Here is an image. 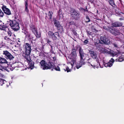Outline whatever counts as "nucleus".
<instances>
[{
    "mask_svg": "<svg viewBox=\"0 0 124 124\" xmlns=\"http://www.w3.org/2000/svg\"><path fill=\"white\" fill-rule=\"evenodd\" d=\"M50 46L51 47V49L50 51V52L52 53H53L54 52L53 51V46Z\"/></svg>",
    "mask_w": 124,
    "mask_h": 124,
    "instance_id": "obj_50",
    "label": "nucleus"
},
{
    "mask_svg": "<svg viewBox=\"0 0 124 124\" xmlns=\"http://www.w3.org/2000/svg\"><path fill=\"white\" fill-rule=\"evenodd\" d=\"M2 67L1 66H0V70H1V71H2Z\"/></svg>",
    "mask_w": 124,
    "mask_h": 124,
    "instance_id": "obj_56",
    "label": "nucleus"
},
{
    "mask_svg": "<svg viewBox=\"0 0 124 124\" xmlns=\"http://www.w3.org/2000/svg\"><path fill=\"white\" fill-rule=\"evenodd\" d=\"M99 43H95L94 44L95 46L97 48L100 47V45L99 44Z\"/></svg>",
    "mask_w": 124,
    "mask_h": 124,
    "instance_id": "obj_39",
    "label": "nucleus"
},
{
    "mask_svg": "<svg viewBox=\"0 0 124 124\" xmlns=\"http://www.w3.org/2000/svg\"><path fill=\"white\" fill-rule=\"evenodd\" d=\"M72 32H73V34H74V35H77V33L75 31V30H73L72 31Z\"/></svg>",
    "mask_w": 124,
    "mask_h": 124,
    "instance_id": "obj_51",
    "label": "nucleus"
},
{
    "mask_svg": "<svg viewBox=\"0 0 124 124\" xmlns=\"http://www.w3.org/2000/svg\"><path fill=\"white\" fill-rule=\"evenodd\" d=\"M24 34L26 37L29 38L31 36L30 33L26 30L25 31Z\"/></svg>",
    "mask_w": 124,
    "mask_h": 124,
    "instance_id": "obj_29",
    "label": "nucleus"
},
{
    "mask_svg": "<svg viewBox=\"0 0 124 124\" xmlns=\"http://www.w3.org/2000/svg\"><path fill=\"white\" fill-rule=\"evenodd\" d=\"M53 13L52 11H49L48 13V15L49 17V19H51L52 18Z\"/></svg>",
    "mask_w": 124,
    "mask_h": 124,
    "instance_id": "obj_34",
    "label": "nucleus"
},
{
    "mask_svg": "<svg viewBox=\"0 0 124 124\" xmlns=\"http://www.w3.org/2000/svg\"><path fill=\"white\" fill-rule=\"evenodd\" d=\"M117 50V52H115L113 54V56H116L117 57L119 55L118 54H120L121 53V52L120 51L118 50Z\"/></svg>",
    "mask_w": 124,
    "mask_h": 124,
    "instance_id": "obj_32",
    "label": "nucleus"
},
{
    "mask_svg": "<svg viewBox=\"0 0 124 124\" xmlns=\"http://www.w3.org/2000/svg\"><path fill=\"white\" fill-rule=\"evenodd\" d=\"M30 30L33 33H35L36 31H37V28L33 24L31 23L30 25Z\"/></svg>",
    "mask_w": 124,
    "mask_h": 124,
    "instance_id": "obj_17",
    "label": "nucleus"
},
{
    "mask_svg": "<svg viewBox=\"0 0 124 124\" xmlns=\"http://www.w3.org/2000/svg\"><path fill=\"white\" fill-rule=\"evenodd\" d=\"M53 59L54 60L55 59V58H54V57H53Z\"/></svg>",
    "mask_w": 124,
    "mask_h": 124,
    "instance_id": "obj_64",
    "label": "nucleus"
},
{
    "mask_svg": "<svg viewBox=\"0 0 124 124\" xmlns=\"http://www.w3.org/2000/svg\"><path fill=\"white\" fill-rule=\"evenodd\" d=\"M89 52L91 57L93 59H97V54L94 52L93 50L92 49L89 50Z\"/></svg>",
    "mask_w": 124,
    "mask_h": 124,
    "instance_id": "obj_15",
    "label": "nucleus"
},
{
    "mask_svg": "<svg viewBox=\"0 0 124 124\" xmlns=\"http://www.w3.org/2000/svg\"><path fill=\"white\" fill-rule=\"evenodd\" d=\"M70 55H71L70 58L71 59V61H72L73 63V64L71 63H70L71 67H72L73 66V64L75 62L76 58L77 56L76 50L74 48H73L72 49L71 53Z\"/></svg>",
    "mask_w": 124,
    "mask_h": 124,
    "instance_id": "obj_7",
    "label": "nucleus"
},
{
    "mask_svg": "<svg viewBox=\"0 0 124 124\" xmlns=\"http://www.w3.org/2000/svg\"><path fill=\"white\" fill-rule=\"evenodd\" d=\"M8 62L5 58L0 57V63H7Z\"/></svg>",
    "mask_w": 124,
    "mask_h": 124,
    "instance_id": "obj_24",
    "label": "nucleus"
},
{
    "mask_svg": "<svg viewBox=\"0 0 124 124\" xmlns=\"http://www.w3.org/2000/svg\"><path fill=\"white\" fill-rule=\"evenodd\" d=\"M88 42L89 41L87 39L85 40L83 42L84 44L85 45L88 44Z\"/></svg>",
    "mask_w": 124,
    "mask_h": 124,
    "instance_id": "obj_46",
    "label": "nucleus"
},
{
    "mask_svg": "<svg viewBox=\"0 0 124 124\" xmlns=\"http://www.w3.org/2000/svg\"><path fill=\"white\" fill-rule=\"evenodd\" d=\"M104 50V52H106V51L107 50H106L105 49Z\"/></svg>",
    "mask_w": 124,
    "mask_h": 124,
    "instance_id": "obj_63",
    "label": "nucleus"
},
{
    "mask_svg": "<svg viewBox=\"0 0 124 124\" xmlns=\"http://www.w3.org/2000/svg\"><path fill=\"white\" fill-rule=\"evenodd\" d=\"M108 1L109 5H110L112 7L114 8L116 6L115 4L114 1V0H106Z\"/></svg>",
    "mask_w": 124,
    "mask_h": 124,
    "instance_id": "obj_23",
    "label": "nucleus"
},
{
    "mask_svg": "<svg viewBox=\"0 0 124 124\" xmlns=\"http://www.w3.org/2000/svg\"><path fill=\"white\" fill-rule=\"evenodd\" d=\"M70 12V16L72 19L76 21L80 19V14L79 12L77 11L74 8H71Z\"/></svg>",
    "mask_w": 124,
    "mask_h": 124,
    "instance_id": "obj_4",
    "label": "nucleus"
},
{
    "mask_svg": "<svg viewBox=\"0 0 124 124\" xmlns=\"http://www.w3.org/2000/svg\"><path fill=\"white\" fill-rule=\"evenodd\" d=\"M86 32L87 35H92V33L91 32L87 31H86Z\"/></svg>",
    "mask_w": 124,
    "mask_h": 124,
    "instance_id": "obj_42",
    "label": "nucleus"
},
{
    "mask_svg": "<svg viewBox=\"0 0 124 124\" xmlns=\"http://www.w3.org/2000/svg\"><path fill=\"white\" fill-rule=\"evenodd\" d=\"M100 65L99 62H98L97 60H96L93 61L92 63V64H91V65L92 67H93L95 69V67L97 68L98 67V64Z\"/></svg>",
    "mask_w": 124,
    "mask_h": 124,
    "instance_id": "obj_21",
    "label": "nucleus"
},
{
    "mask_svg": "<svg viewBox=\"0 0 124 124\" xmlns=\"http://www.w3.org/2000/svg\"><path fill=\"white\" fill-rule=\"evenodd\" d=\"M84 8H81L80 9L81 10V11H84Z\"/></svg>",
    "mask_w": 124,
    "mask_h": 124,
    "instance_id": "obj_57",
    "label": "nucleus"
},
{
    "mask_svg": "<svg viewBox=\"0 0 124 124\" xmlns=\"http://www.w3.org/2000/svg\"><path fill=\"white\" fill-rule=\"evenodd\" d=\"M64 70L65 71H66L67 72H69L71 70H70V69H69V68L68 67H66V70L65 69H64Z\"/></svg>",
    "mask_w": 124,
    "mask_h": 124,
    "instance_id": "obj_40",
    "label": "nucleus"
},
{
    "mask_svg": "<svg viewBox=\"0 0 124 124\" xmlns=\"http://www.w3.org/2000/svg\"><path fill=\"white\" fill-rule=\"evenodd\" d=\"M46 44L47 45H49L50 46H52L51 45L52 44V42L48 38H46Z\"/></svg>",
    "mask_w": 124,
    "mask_h": 124,
    "instance_id": "obj_28",
    "label": "nucleus"
},
{
    "mask_svg": "<svg viewBox=\"0 0 124 124\" xmlns=\"http://www.w3.org/2000/svg\"><path fill=\"white\" fill-rule=\"evenodd\" d=\"M25 46V50L23 56H30L32 49H31V44L26 43L24 44Z\"/></svg>",
    "mask_w": 124,
    "mask_h": 124,
    "instance_id": "obj_6",
    "label": "nucleus"
},
{
    "mask_svg": "<svg viewBox=\"0 0 124 124\" xmlns=\"http://www.w3.org/2000/svg\"><path fill=\"white\" fill-rule=\"evenodd\" d=\"M109 27L110 26H108V27H107L106 26H104L103 27V28L104 30H107L109 32Z\"/></svg>",
    "mask_w": 124,
    "mask_h": 124,
    "instance_id": "obj_36",
    "label": "nucleus"
},
{
    "mask_svg": "<svg viewBox=\"0 0 124 124\" xmlns=\"http://www.w3.org/2000/svg\"><path fill=\"white\" fill-rule=\"evenodd\" d=\"M24 57L27 61L30 68L31 69H33L34 67V63L33 61H32V60L31 59L30 56Z\"/></svg>",
    "mask_w": 124,
    "mask_h": 124,
    "instance_id": "obj_10",
    "label": "nucleus"
},
{
    "mask_svg": "<svg viewBox=\"0 0 124 124\" xmlns=\"http://www.w3.org/2000/svg\"><path fill=\"white\" fill-rule=\"evenodd\" d=\"M99 42L100 44L108 45L110 44V42L109 39L107 38L105 36L101 37Z\"/></svg>",
    "mask_w": 124,
    "mask_h": 124,
    "instance_id": "obj_9",
    "label": "nucleus"
},
{
    "mask_svg": "<svg viewBox=\"0 0 124 124\" xmlns=\"http://www.w3.org/2000/svg\"><path fill=\"white\" fill-rule=\"evenodd\" d=\"M80 62H79V63H77L76 67L77 69H78L79 68L81 67L82 65H84L85 63V61H81V60H80Z\"/></svg>",
    "mask_w": 124,
    "mask_h": 124,
    "instance_id": "obj_19",
    "label": "nucleus"
},
{
    "mask_svg": "<svg viewBox=\"0 0 124 124\" xmlns=\"http://www.w3.org/2000/svg\"><path fill=\"white\" fill-rule=\"evenodd\" d=\"M20 28L19 24L16 22V31L18 30Z\"/></svg>",
    "mask_w": 124,
    "mask_h": 124,
    "instance_id": "obj_37",
    "label": "nucleus"
},
{
    "mask_svg": "<svg viewBox=\"0 0 124 124\" xmlns=\"http://www.w3.org/2000/svg\"><path fill=\"white\" fill-rule=\"evenodd\" d=\"M25 11L28 13L29 12V10L28 8V5L27 1H25Z\"/></svg>",
    "mask_w": 124,
    "mask_h": 124,
    "instance_id": "obj_33",
    "label": "nucleus"
},
{
    "mask_svg": "<svg viewBox=\"0 0 124 124\" xmlns=\"http://www.w3.org/2000/svg\"><path fill=\"white\" fill-rule=\"evenodd\" d=\"M7 28L4 25H0V29L1 30L5 31Z\"/></svg>",
    "mask_w": 124,
    "mask_h": 124,
    "instance_id": "obj_31",
    "label": "nucleus"
},
{
    "mask_svg": "<svg viewBox=\"0 0 124 124\" xmlns=\"http://www.w3.org/2000/svg\"><path fill=\"white\" fill-rule=\"evenodd\" d=\"M5 81L4 79H1L0 80V85H2L4 83V82Z\"/></svg>",
    "mask_w": 124,
    "mask_h": 124,
    "instance_id": "obj_38",
    "label": "nucleus"
},
{
    "mask_svg": "<svg viewBox=\"0 0 124 124\" xmlns=\"http://www.w3.org/2000/svg\"><path fill=\"white\" fill-rule=\"evenodd\" d=\"M16 51H18L21 50L20 46L21 45V42L19 40H18L16 42Z\"/></svg>",
    "mask_w": 124,
    "mask_h": 124,
    "instance_id": "obj_20",
    "label": "nucleus"
},
{
    "mask_svg": "<svg viewBox=\"0 0 124 124\" xmlns=\"http://www.w3.org/2000/svg\"><path fill=\"white\" fill-rule=\"evenodd\" d=\"M114 61V60L112 58L109 60V62H108L107 63H105L104 62L103 64L105 67H110L112 66L113 63Z\"/></svg>",
    "mask_w": 124,
    "mask_h": 124,
    "instance_id": "obj_13",
    "label": "nucleus"
},
{
    "mask_svg": "<svg viewBox=\"0 0 124 124\" xmlns=\"http://www.w3.org/2000/svg\"><path fill=\"white\" fill-rule=\"evenodd\" d=\"M4 39H5L7 40L8 42V43H10V40L8 38H7V37H5Z\"/></svg>",
    "mask_w": 124,
    "mask_h": 124,
    "instance_id": "obj_49",
    "label": "nucleus"
},
{
    "mask_svg": "<svg viewBox=\"0 0 124 124\" xmlns=\"http://www.w3.org/2000/svg\"><path fill=\"white\" fill-rule=\"evenodd\" d=\"M55 26L56 27V29L59 32L62 33L63 31V27L60 23L59 21L56 19L53 20Z\"/></svg>",
    "mask_w": 124,
    "mask_h": 124,
    "instance_id": "obj_8",
    "label": "nucleus"
},
{
    "mask_svg": "<svg viewBox=\"0 0 124 124\" xmlns=\"http://www.w3.org/2000/svg\"><path fill=\"white\" fill-rule=\"evenodd\" d=\"M85 9L86 10V12H88V10L87 8V6H85Z\"/></svg>",
    "mask_w": 124,
    "mask_h": 124,
    "instance_id": "obj_53",
    "label": "nucleus"
},
{
    "mask_svg": "<svg viewBox=\"0 0 124 124\" xmlns=\"http://www.w3.org/2000/svg\"><path fill=\"white\" fill-rule=\"evenodd\" d=\"M47 18H48V17L46 15L45 17V19H46Z\"/></svg>",
    "mask_w": 124,
    "mask_h": 124,
    "instance_id": "obj_60",
    "label": "nucleus"
},
{
    "mask_svg": "<svg viewBox=\"0 0 124 124\" xmlns=\"http://www.w3.org/2000/svg\"><path fill=\"white\" fill-rule=\"evenodd\" d=\"M120 17H122L124 18V13H123L122 12H121L120 13V15H119Z\"/></svg>",
    "mask_w": 124,
    "mask_h": 124,
    "instance_id": "obj_47",
    "label": "nucleus"
},
{
    "mask_svg": "<svg viewBox=\"0 0 124 124\" xmlns=\"http://www.w3.org/2000/svg\"><path fill=\"white\" fill-rule=\"evenodd\" d=\"M84 8H81L80 9L81 10V11H84Z\"/></svg>",
    "mask_w": 124,
    "mask_h": 124,
    "instance_id": "obj_58",
    "label": "nucleus"
},
{
    "mask_svg": "<svg viewBox=\"0 0 124 124\" xmlns=\"http://www.w3.org/2000/svg\"><path fill=\"white\" fill-rule=\"evenodd\" d=\"M1 72V71H0V76H1V75H2L1 74V73H0Z\"/></svg>",
    "mask_w": 124,
    "mask_h": 124,
    "instance_id": "obj_62",
    "label": "nucleus"
},
{
    "mask_svg": "<svg viewBox=\"0 0 124 124\" xmlns=\"http://www.w3.org/2000/svg\"><path fill=\"white\" fill-rule=\"evenodd\" d=\"M54 69L56 71H60V69L58 66H57V67L55 66L54 68Z\"/></svg>",
    "mask_w": 124,
    "mask_h": 124,
    "instance_id": "obj_41",
    "label": "nucleus"
},
{
    "mask_svg": "<svg viewBox=\"0 0 124 124\" xmlns=\"http://www.w3.org/2000/svg\"><path fill=\"white\" fill-rule=\"evenodd\" d=\"M119 20L120 21H122L124 20V18L123 17H122L121 18H120L119 19Z\"/></svg>",
    "mask_w": 124,
    "mask_h": 124,
    "instance_id": "obj_54",
    "label": "nucleus"
},
{
    "mask_svg": "<svg viewBox=\"0 0 124 124\" xmlns=\"http://www.w3.org/2000/svg\"><path fill=\"white\" fill-rule=\"evenodd\" d=\"M86 21L85 22L86 23H87L90 22V20L89 18V16H87L86 17Z\"/></svg>",
    "mask_w": 124,
    "mask_h": 124,
    "instance_id": "obj_35",
    "label": "nucleus"
},
{
    "mask_svg": "<svg viewBox=\"0 0 124 124\" xmlns=\"http://www.w3.org/2000/svg\"><path fill=\"white\" fill-rule=\"evenodd\" d=\"M84 12H86V10L85 9V8H84Z\"/></svg>",
    "mask_w": 124,
    "mask_h": 124,
    "instance_id": "obj_61",
    "label": "nucleus"
},
{
    "mask_svg": "<svg viewBox=\"0 0 124 124\" xmlns=\"http://www.w3.org/2000/svg\"><path fill=\"white\" fill-rule=\"evenodd\" d=\"M10 25L12 29L16 31V21H10Z\"/></svg>",
    "mask_w": 124,
    "mask_h": 124,
    "instance_id": "obj_18",
    "label": "nucleus"
},
{
    "mask_svg": "<svg viewBox=\"0 0 124 124\" xmlns=\"http://www.w3.org/2000/svg\"><path fill=\"white\" fill-rule=\"evenodd\" d=\"M3 54L5 55V57L7 59H9L10 60H11L14 58L13 56L7 51H4Z\"/></svg>",
    "mask_w": 124,
    "mask_h": 124,
    "instance_id": "obj_11",
    "label": "nucleus"
},
{
    "mask_svg": "<svg viewBox=\"0 0 124 124\" xmlns=\"http://www.w3.org/2000/svg\"><path fill=\"white\" fill-rule=\"evenodd\" d=\"M44 48V46H43V45H42V48H41L42 50H43Z\"/></svg>",
    "mask_w": 124,
    "mask_h": 124,
    "instance_id": "obj_59",
    "label": "nucleus"
},
{
    "mask_svg": "<svg viewBox=\"0 0 124 124\" xmlns=\"http://www.w3.org/2000/svg\"><path fill=\"white\" fill-rule=\"evenodd\" d=\"M124 61V55L121 54L115 60L116 62H122Z\"/></svg>",
    "mask_w": 124,
    "mask_h": 124,
    "instance_id": "obj_22",
    "label": "nucleus"
},
{
    "mask_svg": "<svg viewBox=\"0 0 124 124\" xmlns=\"http://www.w3.org/2000/svg\"><path fill=\"white\" fill-rule=\"evenodd\" d=\"M33 33L34 34L37 38H39L41 37V33L40 32H38V30H37V31H36V32H35V33L34 32Z\"/></svg>",
    "mask_w": 124,
    "mask_h": 124,
    "instance_id": "obj_25",
    "label": "nucleus"
},
{
    "mask_svg": "<svg viewBox=\"0 0 124 124\" xmlns=\"http://www.w3.org/2000/svg\"><path fill=\"white\" fill-rule=\"evenodd\" d=\"M89 1L92 4L93 3L94 0H89Z\"/></svg>",
    "mask_w": 124,
    "mask_h": 124,
    "instance_id": "obj_52",
    "label": "nucleus"
},
{
    "mask_svg": "<svg viewBox=\"0 0 124 124\" xmlns=\"http://www.w3.org/2000/svg\"><path fill=\"white\" fill-rule=\"evenodd\" d=\"M2 9L5 14L8 15L11 14V12L9 9L6 8V6H3L2 7Z\"/></svg>",
    "mask_w": 124,
    "mask_h": 124,
    "instance_id": "obj_16",
    "label": "nucleus"
},
{
    "mask_svg": "<svg viewBox=\"0 0 124 124\" xmlns=\"http://www.w3.org/2000/svg\"><path fill=\"white\" fill-rule=\"evenodd\" d=\"M4 13L0 9V17H2L4 16Z\"/></svg>",
    "mask_w": 124,
    "mask_h": 124,
    "instance_id": "obj_44",
    "label": "nucleus"
},
{
    "mask_svg": "<svg viewBox=\"0 0 124 124\" xmlns=\"http://www.w3.org/2000/svg\"><path fill=\"white\" fill-rule=\"evenodd\" d=\"M70 25H75V23L74 21H72L70 22L69 23Z\"/></svg>",
    "mask_w": 124,
    "mask_h": 124,
    "instance_id": "obj_48",
    "label": "nucleus"
},
{
    "mask_svg": "<svg viewBox=\"0 0 124 124\" xmlns=\"http://www.w3.org/2000/svg\"><path fill=\"white\" fill-rule=\"evenodd\" d=\"M62 14V10L61 9H60L59 10L58 12V15L60 16H60Z\"/></svg>",
    "mask_w": 124,
    "mask_h": 124,
    "instance_id": "obj_43",
    "label": "nucleus"
},
{
    "mask_svg": "<svg viewBox=\"0 0 124 124\" xmlns=\"http://www.w3.org/2000/svg\"><path fill=\"white\" fill-rule=\"evenodd\" d=\"M48 33L49 38L52 39L53 41L57 40L58 39L57 37L55 36L54 33L52 31H49Z\"/></svg>",
    "mask_w": 124,
    "mask_h": 124,
    "instance_id": "obj_12",
    "label": "nucleus"
},
{
    "mask_svg": "<svg viewBox=\"0 0 124 124\" xmlns=\"http://www.w3.org/2000/svg\"><path fill=\"white\" fill-rule=\"evenodd\" d=\"M109 28V32L115 36L119 35V39H121L124 37V35L121 33L120 31L116 28L110 26Z\"/></svg>",
    "mask_w": 124,
    "mask_h": 124,
    "instance_id": "obj_2",
    "label": "nucleus"
},
{
    "mask_svg": "<svg viewBox=\"0 0 124 124\" xmlns=\"http://www.w3.org/2000/svg\"><path fill=\"white\" fill-rule=\"evenodd\" d=\"M14 36L13 37H14V38H13V39L12 40V41L15 42V35H14V36Z\"/></svg>",
    "mask_w": 124,
    "mask_h": 124,
    "instance_id": "obj_55",
    "label": "nucleus"
},
{
    "mask_svg": "<svg viewBox=\"0 0 124 124\" xmlns=\"http://www.w3.org/2000/svg\"><path fill=\"white\" fill-rule=\"evenodd\" d=\"M109 28V32L115 36L119 35V39H121L124 37V35L121 33L120 31L116 28L110 26Z\"/></svg>",
    "mask_w": 124,
    "mask_h": 124,
    "instance_id": "obj_3",
    "label": "nucleus"
},
{
    "mask_svg": "<svg viewBox=\"0 0 124 124\" xmlns=\"http://www.w3.org/2000/svg\"><path fill=\"white\" fill-rule=\"evenodd\" d=\"M78 50L80 60L85 61V60L87 58H88V55L84 52L81 47H79Z\"/></svg>",
    "mask_w": 124,
    "mask_h": 124,
    "instance_id": "obj_5",
    "label": "nucleus"
},
{
    "mask_svg": "<svg viewBox=\"0 0 124 124\" xmlns=\"http://www.w3.org/2000/svg\"><path fill=\"white\" fill-rule=\"evenodd\" d=\"M114 10L115 13L116 14L118 15H120L121 12L119 11L120 9L119 8L116 7Z\"/></svg>",
    "mask_w": 124,
    "mask_h": 124,
    "instance_id": "obj_26",
    "label": "nucleus"
},
{
    "mask_svg": "<svg viewBox=\"0 0 124 124\" xmlns=\"http://www.w3.org/2000/svg\"><path fill=\"white\" fill-rule=\"evenodd\" d=\"M16 67L20 68L23 66V64L20 62H16Z\"/></svg>",
    "mask_w": 124,
    "mask_h": 124,
    "instance_id": "obj_27",
    "label": "nucleus"
},
{
    "mask_svg": "<svg viewBox=\"0 0 124 124\" xmlns=\"http://www.w3.org/2000/svg\"><path fill=\"white\" fill-rule=\"evenodd\" d=\"M112 44L114 47L116 48H117L118 47V45L116 43H113Z\"/></svg>",
    "mask_w": 124,
    "mask_h": 124,
    "instance_id": "obj_45",
    "label": "nucleus"
},
{
    "mask_svg": "<svg viewBox=\"0 0 124 124\" xmlns=\"http://www.w3.org/2000/svg\"><path fill=\"white\" fill-rule=\"evenodd\" d=\"M112 26L113 27H119L122 26L123 25V23L117 21L112 23Z\"/></svg>",
    "mask_w": 124,
    "mask_h": 124,
    "instance_id": "obj_14",
    "label": "nucleus"
},
{
    "mask_svg": "<svg viewBox=\"0 0 124 124\" xmlns=\"http://www.w3.org/2000/svg\"><path fill=\"white\" fill-rule=\"evenodd\" d=\"M40 63L43 70L52 69V70L55 67L54 63L50 61L47 62L43 60L40 61Z\"/></svg>",
    "mask_w": 124,
    "mask_h": 124,
    "instance_id": "obj_1",
    "label": "nucleus"
},
{
    "mask_svg": "<svg viewBox=\"0 0 124 124\" xmlns=\"http://www.w3.org/2000/svg\"><path fill=\"white\" fill-rule=\"evenodd\" d=\"M54 34L55 37H58V39L59 40L60 39L61 37L58 32H55L54 33Z\"/></svg>",
    "mask_w": 124,
    "mask_h": 124,
    "instance_id": "obj_30",
    "label": "nucleus"
}]
</instances>
